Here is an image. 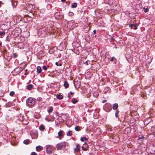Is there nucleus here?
I'll return each mask as SVG.
<instances>
[{"mask_svg": "<svg viewBox=\"0 0 155 155\" xmlns=\"http://www.w3.org/2000/svg\"><path fill=\"white\" fill-rule=\"evenodd\" d=\"M33 86L32 84H29L26 87V88L28 90H31L33 87Z\"/></svg>", "mask_w": 155, "mask_h": 155, "instance_id": "obj_13", "label": "nucleus"}, {"mask_svg": "<svg viewBox=\"0 0 155 155\" xmlns=\"http://www.w3.org/2000/svg\"><path fill=\"white\" fill-rule=\"evenodd\" d=\"M45 148L46 149V151L48 154H50L52 153L54 150V148L53 146L50 145H46Z\"/></svg>", "mask_w": 155, "mask_h": 155, "instance_id": "obj_3", "label": "nucleus"}, {"mask_svg": "<svg viewBox=\"0 0 155 155\" xmlns=\"http://www.w3.org/2000/svg\"><path fill=\"white\" fill-rule=\"evenodd\" d=\"M110 41H114V39L113 38L111 37L110 38Z\"/></svg>", "mask_w": 155, "mask_h": 155, "instance_id": "obj_43", "label": "nucleus"}, {"mask_svg": "<svg viewBox=\"0 0 155 155\" xmlns=\"http://www.w3.org/2000/svg\"><path fill=\"white\" fill-rule=\"evenodd\" d=\"M54 15L55 18L57 19L62 18L64 17L62 13L58 12H56Z\"/></svg>", "mask_w": 155, "mask_h": 155, "instance_id": "obj_5", "label": "nucleus"}, {"mask_svg": "<svg viewBox=\"0 0 155 155\" xmlns=\"http://www.w3.org/2000/svg\"><path fill=\"white\" fill-rule=\"evenodd\" d=\"M64 85L65 88H67L68 87L69 84L67 81H65L64 82Z\"/></svg>", "mask_w": 155, "mask_h": 155, "instance_id": "obj_15", "label": "nucleus"}, {"mask_svg": "<svg viewBox=\"0 0 155 155\" xmlns=\"http://www.w3.org/2000/svg\"><path fill=\"white\" fill-rule=\"evenodd\" d=\"M29 142H30V141H29V140H25L23 141V143L24 144H28L29 143Z\"/></svg>", "mask_w": 155, "mask_h": 155, "instance_id": "obj_27", "label": "nucleus"}, {"mask_svg": "<svg viewBox=\"0 0 155 155\" xmlns=\"http://www.w3.org/2000/svg\"><path fill=\"white\" fill-rule=\"evenodd\" d=\"M68 136H71L72 135V132L71 131H69L67 134Z\"/></svg>", "mask_w": 155, "mask_h": 155, "instance_id": "obj_28", "label": "nucleus"}, {"mask_svg": "<svg viewBox=\"0 0 155 155\" xmlns=\"http://www.w3.org/2000/svg\"><path fill=\"white\" fill-rule=\"evenodd\" d=\"M93 33L94 34H95L96 33V31L95 30H94L93 31Z\"/></svg>", "mask_w": 155, "mask_h": 155, "instance_id": "obj_48", "label": "nucleus"}, {"mask_svg": "<svg viewBox=\"0 0 155 155\" xmlns=\"http://www.w3.org/2000/svg\"><path fill=\"white\" fill-rule=\"evenodd\" d=\"M13 105V104L11 102H8L6 104V105L7 107H10L12 106Z\"/></svg>", "mask_w": 155, "mask_h": 155, "instance_id": "obj_22", "label": "nucleus"}, {"mask_svg": "<svg viewBox=\"0 0 155 155\" xmlns=\"http://www.w3.org/2000/svg\"><path fill=\"white\" fill-rule=\"evenodd\" d=\"M103 109L106 112H109L112 109V105L109 103H106L103 106Z\"/></svg>", "mask_w": 155, "mask_h": 155, "instance_id": "obj_2", "label": "nucleus"}, {"mask_svg": "<svg viewBox=\"0 0 155 155\" xmlns=\"http://www.w3.org/2000/svg\"><path fill=\"white\" fill-rule=\"evenodd\" d=\"M119 111L118 109L116 110L115 112V116L117 118L119 117Z\"/></svg>", "mask_w": 155, "mask_h": 155, "instance_id": "obj_18", "label": "nucleus"}, {"mask_svg": "<svg viewBox=\"0 0 155 155\" xmlns=\"http://www.w3.org/2000/svg\"><path fill=\"white\" fill-rule=\"evenodd\" d=\"M80 148V146L79 144H76V147L74 149V152H79Z\"/></svg>", "mask_w": 155, "mask_h": 155, "instance_id": "obj_8", "label": "nucleus"}, {"mask_svg": "<svg viewBox=\"0 0 155 155\" xmlns=\"http://www.w3.org/2000/svg\"><path fill=\"white\" fill-rule=\"evenodd\" d=\"M51 2L53 3L56 0H49Z\"/></svg>", "mask_w": 155, "mask_h": 155, "instance_id": "obj_45", "label": "nucleus"}, {"mask_svg": "<svg viewBox=\"0 0 155 155\" xmlns=\"http://www.w3.org/2000/svg\"><path fill=\"white\" fill-rule=\"evenodd\" d=\"M150 118L147 119L146 120H145L144 121V125H147L150 122Z\"/></svg>", "mask_w": 155, "mask_h": 155, "instance_id": "obj_12", "label": "nucleus"}, {"mask_svg": "<svg viewBox=\"0 0 155 155\" xmlns=\"http://www.w3.org/2000/svg\"><path fill=\"white\" fill-rule=\"evenodd\" d=\"M37 72L38 74H39L41 72V67L39 66H37Z\"/></svg>", "mask_w": 155, "mask_h": 155, "instance_id": "obj_14", "label": "nucleus"}, {"mask_svg": "<svg viewBox=\"0 0 155 155\" xmlns=\"http://www.w3.org/2000/svg\"><path fill=\"white\" fill-rule=\"evenodd\" d=\"M9 36L8 35H7L6 37V39L5 41H9L10 40L9 39Z\"/></svg>", "mask_w": 155, "mask_h": 155, "instance_id": "obj_40", "label": "nucleus"}, {"mask_svg": "<svg viewBox=\"0 0 155 155\" xmlns=\"http://www.w3.org/2000/svg\"><path fill=\"white\" fill-rule=\"evenodd\" d=\"M129 26L132 29L133 28L134 30H136L137 28L136 24H130L129 25Z\"/></svg>", "mask_w": 155, "mask_h": 155, "instance_id": "obj_9", "label": "nucleus"}, {"mask_svg": "<svg viewBox=\"0 0 155 155\" xmlns=\"http://www.w3.org/2000/svg\"><path fill=\"white\" fill-rule=\"evenodd\" d=\"M17 119L20 121H22L24 120V116L21 114H20L17 116Z\"/></svg>", "mask_w": 155, "mask_h": 155, "instance_id": "obj_7", "label": "nucleus"}, {"mask_svg": "<svg viewBox=\"0 0 155 155\" xmlns=\"http://www.w3.org/2000/svg\"><path fill=\"white\" fill-rule=\"evenodd\" d=\"M118 105L117 103H115L112 105V108L114 110H116L118 108Z\"/></svg>", "mask_w": 155, "mask_h": 155, "instance_id": "obj_11", "label": "nucleus"}, {"mask_svg": "<svg viewBox=\"0 0 155 155\" xmlns=\"http://www.w3.org/2000/svg\"><path fill=\"white\" fill-rule=\"evenodd\" d=\"M88 139V138L86 137H83L81 138L80 140L81 141H83L84 140H87Z\"/></svg>", "mask_w": 155, "mask_h": 155, "instance_id": "obj_23", "label": "nucleus"}, {"mask_svg": "<svg viewBox=\"0 0 155 155\" xmlns=\"http://www.w3.org/2000/svg\"><path fill=\"white\" fill-rule=\"evenodd\" d=\"M2 44V43H0V46H1Z\"/></svg>", "mask_w": 155, "mask_h": 155, "instance_id": "obj_54", "label": "nucleus"}, {"mask_svg": "<svg viewBox=\"0 0 155 155\" xmlns=\"http://www.w3.org/2000/svg\"><path fill=\"white\" fill-rule=\"evenodd\" d=\"M71 7L72 8H76L77 7V4L76 2L73 3L71 4Z\"/></svg>", "mask_w": 155, "mask_h": 155, "instance_id": "obj_21", "label": "nucleus"}, {"mask_svg": "<svg viewBox=\"0 0 155 155\" xmlns=\"http://www.w3.org/2000/svg\"><path fill=\"white\" fill-rule=\"evenodd\" d=\"M114 60H116V58H115V57H112V58H111V59L110 60V61L112 62Z\"/></svg>", "mask_w": 155, "mask_h": 155, "instance_id": "obj_41", "label": "nucleus"}, {"mask_svg": "<svg viewBox=\"0 0 155 155\" xmlns=\"http://www.w3.org/2000/svg\"><path fill=\"white\" fill-rule=\"evenodd\" d=\"M84 30L86 31V32H87L89 31L90 29V27L89 26H87L84 28Z\"/></svg>", "mask_w": 155, "mask_h": 155, "instance_id": "obj_25", "label": "nucleus"}, {"mask_svg": "<svg viewBox=\"0 0 155 155\" xmlns=\"http://www.w3.org/2000/svg\"><path fill=\"white\" fill-rule=\"evenodd\" d=\"M15 94V92L13 91H12L10 92L9 94L11 96H13Z\"/></svg>", "mask_w": 155, "mask_h": 155, "instance_id": "obj_32", "label": "nucleus"}, {"mask_svg": "<svg viewBox=\"0 0 155 155\" xmlns=\"http://www.w3.org/2000/svg\"><path fill=\"white\" fill-rule=\"evenodd\" d=\"M117 48V47L116 46V47H115V48Z\"/></svg>", "mask_w": 155, "mask_h": 155, "instance_id": "obj_56", "label": "nucleus"}, {"mask_svg": "<svg viewBox=\"0 0 155 155\" xmlns=\"http://www.w3.org/2000/svg\"><path fill=\"white\" fill-rule=\"evenodd\" d=\"M14 58H16L17 57V55L15 54H14Z\"/></svg>", "mask_w": 155, "mask_h": 155, "instance_id": "obj_49", "label": "nucleus"}, {"mask_svg": "<svg viewBox=\"0 0 155 155\" xmlns=\"http://www.w3.org/2000/svg\"><path fill=\"white\" fill-rule=\"evenodd\" d=\"M63 96L62 95L59 94H57L56 95V98L58 99H63Z\"/></svg>", "mask_w": 155, "mask_h": 155, "instance_id": "obj_16", "label": "nucleus"}, {"mask_svg": "<svg viewBox=\"0 0 155 155\" xmlns=\"http://www.w3.org/2000/svg\"><path fill=\"white\" fill-rule=\"evenodd\" d=\"M144 137L143 136H142L141 137H139L138 138L139 140H140L142 138H144Z\"/></svg>", "mask_w": 155, "mask_h": 155, "instance_id": "obj_47", "label": "nucleus"}, {"mask_svg": "<svg viewBox=\"0 0 155 155\" xmlns=\"http://www.w3.org/2000/svg\"><path fill=\"white\" fill-rule=\"evenodd\" d=\"M12 5L14 7H16L17 5V2H12Z\"/></svg>", "mask_w": 155, "mask_h": 155, "instance_id": "obj_29", "label": "nucleus"}, {"mask_svg": "<svg viewBox=\"0 0 155 155\" xmlns=\"http://www.w3.org/2000/svg\"><path fill=\"white\" fill-rule=\"evenodd\" d=\"M49 67L48 66H44L43 67V69L45 71H46L47 69V67L48 68Z\"/></svg>", "mask_w": 155, "mask_h": 155, "instance_id": "obj_33", "label": "nucleus"}, {"mask_svg": "<svg viewBox=\"0 0 155 155\" xmlns=\"http://www.w3.org/2000/svg\"><path fill=\"white\" fill-rule=\"evenodd\" d=\"M25 75H26V73H25Z\"/></svg>", "mask_w": 155, "mask_h": 155, "instance_id": "obj_58", "label": "nucleus"}, {"mask_svg": "<svg viewBox=\"0 0 155 155\" xmlns=\"http://www.w3.org/2000/svg\"><path fill=\"white\" fill-rule=\"evenodd\" d=\"M36 101V100L35 98L29 97L26 100V105L29 107H32L35 104Z\"/></svg>", "mask_w": 155, "mask_h": 155, "instance_id": "obj_1", "label": "nucleus"}, {"mask_svg": "<svg viewBox=\"0 0 155 155\" xmlns=\"http://www.w3.org/2000/svg\"><path fill=\"white\" fill-rule=\"evenodd\" d=\"M19 33H20V32H19V31L18 32H17V33H18V34H17V35H19V33H19Z\"/></svg>", "mask_w": 155, "mask_h": 155, "instance_id": "obj_53", "label": "nucleus"}, {"mask_svg": "<svg viewBox=\"0 0 155 155\" xmlns=\"http://www.w3.org/2000/svg\"><path fill=\"white\" fill-rule=\"evenodd\" d=\"M4 95V93L1 91H0V97L3 96Z\"/></svg>", "mask_w": 155, "mask_h": 155, "instance_id": "obj_39", "label": "nucleus"}, {"mask_svg": "<svg viewBox=\"0 0 155 155\" xmlns=\"http://www.w3.org/2000/svg\"><path fill=\"white\" fill-rule=\"evenodd\" d=\"M66 146V143L64 142H63L57 144L56 147L58 150H61L64 148Z\"/></svg>", "mask_w": 155, "mask_h": 155, "instance_id": "obj_4", "label": "nucleus"}, {"mask_svg": "<svg viewBox=\"0 0 155 155\" xmlns=\"http://www.w3.org/2000/svg\"><path fill=\"white\" fill-rule=\"evenodd\" d=\"M43 149V147L40 146H37L36 147V150L38 152L42 150Z\"/></svg>", "mask_w": 155, "mask_h": 155, "instance_id": "obj_10", "label": "nucleus"}, {"mask_svg": "<svg viewBox=\"0 0 155 155\" xmlns=\"http://www.w3.org/2000/svg\"><path fill=\"white\" fill-rule=\"evenodd\" d=\"M84 147L86 148L87 149L88 148V145L86 143V142H85L83 144V146Z\"/></svg>", "mask_w": 155, "mask_h": 155, "instance_id": "obj_36", "label": "nucleus"}, {"mask_svg": "<svg viewBox=\"0 0 155 155\" xmlns=\"http://www.w3.org/2000/svg\"><path fill=\"white\" fill-rule=\"evenodd\" d=\"M112 44H113V45H114V44H115V43H112Z\"/></svg>", "mask_w": 155, "mask_h": 155, "instance_id": "obj_57", "label": "nucleus"}, {"mask_svg": "<svg viewBox=\"0 0 155 155\" xmlns=\"http://www.w3.org/2000/svg\"><path fill=\"white\" fill-rule=\"evenodd\" d=\"M100 128H97V130H98L99 131V134H100L101 133V132L100 131Z\"/></svg>", "mask_w": 155, "mask_h": 155, "instance_id": "obj_44", "label": "nucleus"}, {"mask_svg": "<svg viewBox=\"0 0 155 155\" xmlns=\"http://www.w3.org/2000/svg\"><path fill=\"white\" fill-rule=\"evenodd\" d=\"M107 101V100H104L102 101V103H105V102H106Z\"/></svg>", "mask_w": 155, "mask_h": 155, "instance_id": "obj_46", "label": "nucleus"}, {"mask_svg": "<svg viewBox=\"0 0 155 155\" xmlns=\"http://www.w3.org/2000/svg\"><path fill=\"white\" fill-rule=\"evenodd\" d=\"M74 15L73 13L72 12H70L68 13V15L70 16H72Z\"/></svg>", "mask_w": 155, "mask_h": 155, "instance_id": "obj_38", "label": "nucleus"}, {"mask_svg": "<svg viewBox=\"0 0 155 155\" xmlns=\"http://www.w3.org/2000/svg\"><path fill=\"white\" fill-rule=\"evenodd\" d=\"M63 134V131L62 130L60 131L58 133V136L59 137H62Z\"/></svg>", "mask_w": 155, "mask_h": 155, "instance_id": "obj_19", "label": "nucleus"}, {"mask_svg": "<svg viewBox=\"0 0 155 155\" xmlns=\"http://www.w3.org/2000/svg\"><path fill=\"white\" fill-rule=\"evenodd\" d=\"M31 155H38L37 153H36L35 152H32L31 153Z\"/></svg>", "mask_w": 155, "mask_h": 155, "instance_id": "obj_42", "label": "nucleus"}, {"mask_svg": "<svg viewBox=\"0 0 155 155\" xmlns=\"http://www.w3.org/2000/svg\"><path fill=\"white\" fill-rule=\"evenodd\" d=\"M81 148H82V150H84V151H87V149L86 148V147H84V146H82V147H81Z\"/></svg>", "mask_w": 155, "mask_h": 155, "instance_id": "obj_35", "label": "nucleus"}, {"mask_svg": "<svg viewBox=\"0 0 155 155\" xmlns=\"http://www.w3.org/2000/svg\"><path fill=\"white\" fill-rule=\"evenodd\" d=\"M39 128L40 130L43 131L45 129V127L43 125L41 124L39 127Z\"/></svg>", "mask_w": 155, "mask_h": 155, "instance_id": "obj_20", "label": "nucleus"}, {"mask_svg": "<svg viewBox=\"0 0 155 155\" xmlns=\"http://www.w3.org/2000/svg\"><path fill=\"white\" fill-rule=\"evenodd\" d=\"M61 44H62V43H60V45H61Z\"/></svg>", "mask_w": 155, "mask_h": 155, "instance_id": "obj_55", "label": "nucleus"}, {"mask_svg": "<svg viewBox=\"0 0 155 155\" xmlns=\"http://www.w3.org/2000/svg\"><path fill=\"white\" fill-rule=\"evenodd\" d=\"M62 2H64L66 0H61Z\"/></svg>", "mask_w": 155, "mask_h": 155, "instance_id": "obj_51", "label": "nucleus"}, {"mask_svg": "<svg viewBox=\"0 0 155 155\" xmlns=\"http://www.w3.org/2000/svg\"><path fill=\"white\" fill-rule=\"evenodd\" d=\"M55 64L57 66H61L62 65L61 64L59 63H58V62H56Z\"/></svg>", "mask_w": 155, "mask_h": 155, "instance_id": "obj_37", "label": "nucleus"}, {"mask_svg": "<svg viewBox=\"0 0 155 155\" xmlns=\"http://www.w3.org/2000/svg\"><path fill=\"white\" fill-rule=\"evenodd\" d=\"M72 102L73 104H74L78 102V101L75 99V98H74L72 100Z\"/></svg>", "mask_w": 155, "mask_h": 155, "instance_id": "obj_30", "label": "nucleus"}, {"mask_svg": "<svg viewBox=\"0 0 155 155\" xmlns=\"http://www.w3.org/2000/svg\"><path fill=\"white\" fill-rule=\"evenodd\" d=\"M85 63H86V64H87V65H88V63H87V61H86V62H85Z\"/></svg>", "mask_w": 155, "mask_h": 155, "instance_id": "obj_52", "label": "nucleus"}, {"mask_svg": "<svg viewBox=\"0 0 155 155\" xmlns=\"http://www.w3.org/2000/svg\"><path fill=\"white\" fill-rule=\"evenodd\" d=\"M75 130L76 131H79L80 130V127L78 126H77L75 127Z\"/></svg>", "mask_w": 155, "mask_h": 155, "instance_id": "obj_24", "label": "nucleus"}, {"mask_svg": "<svg viewBox=\"0 0 155 155\" xmlns=\"http://www.w3.org/2000/svg\"><path fill=\"white\" fill-rule=\"evenodd\" d=\"M20 29L18 28H15V29H14L13 31V32H15V33H16V31H18L19 32H20Z\"/></svg>", "mask_w": 155, "mask_h": 155, "instance_id": "obj_26", "label": "nucleus"}, {"mask_svg": "<svg viewBox=\"0 0 155 155\" xmlns=\"http://www.w3.org/2000/svg\"><path fill=\"white\" fill-rule=\"evenodd\" d=\"M5 31H2L0 32V36H2L5 35Z\"/></svg>", "mask_w": 155, "mask_h": 155, "instance_id": "obj_31", "label": "nucleus"}, {"mask_svg": "<svg viewBox=\"0 0 155 155\" xmlns=\"http://www.w3.org/2000/svg\"><path fill=\"white\" fill-rule=\"evenodd\" d=\"M90 3L91 7L94 8L97 5V0H90Z\"/></svg>", "mask_w": 155, "mask_h": 155, "instance_id": "obj_6", "label": "nucleus"}, {"mask_svg": "<svg viewBox=\"0 0 155 155\" xmlns=\"http://www.w3.org/2000/svg\"><path fill=\"white\" fill-rule=\"evenodd\" d=\"M49 109L48 110V112L49 114H50L51 113L53 110V107L52 106L50 107H49Z\"/></svg>", "mask_w": 155, "mask_h": 155, "instance_id": "obj_17", "label": "nucleus"}, {"mask_svg": "<svg viewBox=\"0 0 155 155\" xmlns=\"http://www.w3.org/2000/svg\"><path fill=\"white\" fill-rule=\"evenodd\" d=\"M143 9H144V12L145 13H147L148 11V9L147 8H145V7H143Z\"/></svg>", "mask_w": 155, "mask_h": 155, "instance_id": "obj_34", "label": "nucleus"}, {"mask_svg": "<svg viewBox=\"0 0 155 155\" xmlns=\"http://www.w3.org/2000/svg\"><path fill=\"white\" fill-rule=\"evenodd\" d=\"M70 94H74V93H73L72 92H70Z\"/></svg>", "mask_w": 155, "mask_h": 155, "instance_id": "obj_50", "label": "nucleus"}]
</instances>
